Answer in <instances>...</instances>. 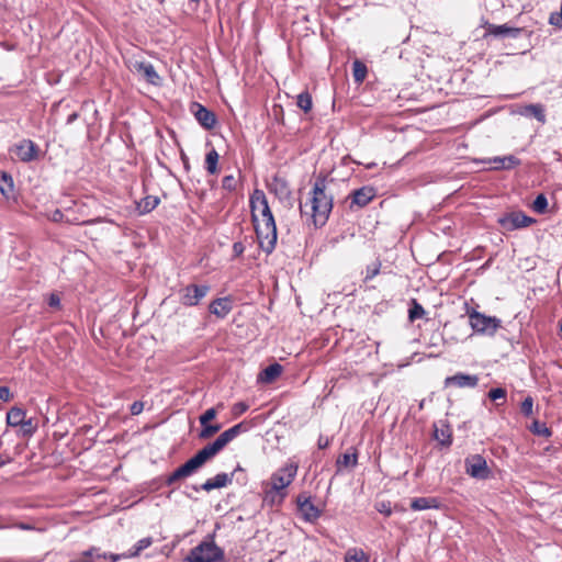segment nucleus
<instances>
[{
  "mask_svg": "<svg viewBox=\"0 0 562 562\" xmlns=\"http://www.w3.org/2000/svg\"><path fill=\"white\" fill-rule=\"evenodd\" d=\"M327 177H316L311 191L310 211L306 210L308 203H300L301 215H310L315 227H322L327 223L334 206V195L327 190Z\"/></svg>",
  "mask_w": 562,
  "mask_h": 562,
  "instance_id": "nucleus-1",
  "label": "nucleus"
},
{
  "mask_svg": "<svg viewBox=\"0 0 562 562\" xmlns=\"http://www.w3.org/2000/svg\"><path fill=\"white\" fill-rule=\"evenodd\" d=\"M484 29L483 38L487 40L488 37H493L496 40H518L524 41V44L520 45L521 53H526L528 50L529 41L532 32L525 27H516L508 25L507 23L496 25L490 23L487 21L482 25Z\"/></svg>",
  "mask_w": 562,
  "mask_h": 562,
  "instance_id": "nucleus-2",
  "label": "nucleus"
},
{
  "mask_svg": "<svg viewBox=\"0 0 562 562\" xmlns=\"http://www.w3.org/2000/svg\"><path fill=\"white\" fill-rule=\"evenodd\" d=\"M224 550L214 541V536L209 535L205 540L192 548L184 558V562H224Z\"/></svg>",
  "mask_w": 562,
  "mask_h": 562,
  "instance_id": "nucleus-3",
  "label": "nucleus"
},
{
  "mask_svg": "<svg viewBox=\"0 0 562 562\" xmlns=\"http://www.w3.org/2000/svg\"><path fill=\"white\" fill-rule=\"evenodd\" d=\"M252 223L259 247L266 254H271L276 248L278 238L276 221H259L258 216L254 215Z\"/></svg>",
  "mask_w": 562,
  "mask_h": 562,
  "instance_id": "nucleus-4",
  "label": "nucleus"
},
{
  "mask_svg": "<svg viewBox=\"0 0 562 562\" xmlns=\"http://www.w3.org/2000/svg\"><path fill=\"white\" fill-rule=\"evenodd\" d=\"M469 325L474 333L493 336L501 327V319L496 316H487L474 308L468 310Z\"/></svg>",
  "mask_w": 562,
  "mask_h": 562,
  "instance_id": "nucleus-5",
  "label": "nucleus"
},
{
  "mask_svg": "<svg viewBox=\"0 0 562 562\" xmlns=\"http://www.w3.org/2000/svg\"><path fill=\"white\" fill-rule=\"evenodd\" d=\"M299 465L295 462L286 463L274 471L270 476V485L273 490L288 493L286 487L291 485L297 474Z\"/></svg>",
  "mask_w": 562,
  "mask_h": 562,
  "instance_id": "nucleus-6",
  "label": "nucleus"
},
{
  "mask_svg": "<svg viewBox=\"0 0 562 562\" xmlns=\"http://www.w3.org/2000/svg\"><path fill=\"white\" fill-rule=\"evenodd\" d=\"M210 291L209 284L191 283L179 290V301L183 306L193 307L199 305Z\"/></svg>",
  "mask_w": 562,
  "mask_h": 562,
  "instance_id": "nucleus-7",
  "label": "nucleus"
},
{
  "mask_svg": "<svg viewBox=\"0 0 562 562\" xmlns=\"http://www.w3.org/2000/svg\"><path fill=\"white\" fill-rule=\"evenodd\" d=\"M465 473L476 480H486L491 476V469L486 459L479 453L470 454L464 459Z\"/></svg>",
  "mask_w": 562,
  "mask_h": 562,
  "instance_id": "nucleus-8",
  "label": "nucleus"
},
{
  "mask_svg": "<svg viewBox=\"0 0 562 562\" xmlns=\"http://www.w3.org/2000/svg\"><path fill=\"white\" fill-rule=\"evenodd\" d=\"M497 222L504 229L512 232L528 227L533 224L536 220L526 215L522 211H515L503 215Z\"/></svg>",
  "mask_w": 562,
  "mask_h": 562,
  "instance_id": "nucleus-9",
  "label": "nucleus"
},
{
  "mask_svg": "<svg viewBox=\"0 0 562 562\" xmlns=\"http://www.w3.org/2000/svg\"><path fill=\"white\" fill-rule=\"evenodd\" d=\"M249 204L251 209V217L257 215V211H260L261 221H271L274 220V216L269 206L266 194L262 190L256 189L249 199Z\"/></svg>",
  "mask_w": 562,
  "mask_h": 562,
  "instance_id": "nucleus-10",
  "label": "nucleus"
},
{
  "mask_svg": "<svg viewBox=\"0 0 562 562\" xmlns=\"http://www.w3.org/2000/svg\"><path fill=\"white\" fill-rule=\"evenodd\" d=\"M238 472H244V469L238 464L232 473L221 472L217 473L214 477L206 480L201 486L193 485L192 488L194 491L203 490L205 492H211L215 488H222L227 486L234 480V476Z\"/></svg>",
  "mask_w": 562,
  "mask_h": 562,
  "instance_id": "nucleus-11",
  "label": "nucleus"
},
{
  "mask_svg": "<svg viewBox=\"0 0 562 562\" xmlns=\"http://www.w3.org/2000/svg\"><path fill=\"white\" fill-rule=\"evenodd\" d=\"M375 198V190L370 186H363L353 190L347 198L349 200V209H362L367 206Z\"/></svg>",
  "mask_w": 562,
  "mask_h": 562,
  "instance_id": "nucleus-12",
  "label": "nucleus"
},
{
  "mask_svg": "<svg viewBox=\"0 0 562 562\" xmlns=\"http://www.w3.org/2000/svg\"><path fill=\"white\" fill-rule=\"evenodd\" d=\"M191 112L202 127H204L205 130L214 128L217 119L213 111L209 110L201 103L193 102L191 104Z\"/></svg>",
  "mask_w": 562,
  "mask_h": 562,
  "instance_id": "nucleus-13",
  "label": "nucleus"
},
{
  "mask_svg": "<svg viewBox=\"0 0 562 562\" xmlns=\"http://www.w3.org/2000/svg\"><path fill=\"white\" fill-rule=\"evenodd\" d=\"M270 193H273L281 202L288 201L292 196L289 182L285 178L274 175L267 183Z\"/></svg>",
  "mask_w": 562,
  "mask_h": 562,
  "instance_id": "nucleus-14",
  "label": "nucleus"
},
{
  "mask_svg": "<svg viewBox=\"0 0 562 562\" xmlns=\"http://www.w3.org/2000/svg\"><path fill=\"white\" fill-rule=\"evenodd\" d=\"M14 153L23 162L36 160L40 155V147L31 139H23L15 145Z\"/></svg>",
  "mask_w": 562,
  "mask_h": 562,
  "instance_id": "nucleus-15",
  "label": "nucleus"
},
{
  "mask_svg": "<svg viewBox=\"0 0 562 562\" xmlns=\"http://www.w3.org/2000/svg\"><path fill=\"white\" fill-rule=\"evenodd\" d=\"M479 381H480V379H479V375H476V374L457 372L456 374H453L451 376H447L445 379L443 383H445L446 387L456 386V387H460V389H463V387L474 389L477 386Z\"/></svg>",
  "mask_w": 562,
  "mask_h": 562,
  "instance_id": "nucleus-16",
  "label": "nucleus"
},
{
  "mask_svg": "<svg viewBox=\"0 0 562 562\" xmlns=\"http://www.w3.org/2000/svg\"><path fill=\"white\" fill-rule=\"evenodd\" d=\"M296 504L303 519L307 522H315L322 515L321 509H318L311 502L310 497H303L302 495H299L296 498Z\"/></svg>",
  "mask_w": 562,
  "mask_h": 562,
  "instance_id": "nucleus-17",
  "label": "nucleus"
},
{
  "mask_svg": "<svg viewBox=\"0 0 562 562\" xmlns=\"http://www.w3.org/2000/svg\"><path fill=\"white\" fill-rule=\"evenodd\" d=\"M232 308V299L229 296L217 297L209 305V312L222 319L231 313Z\"/></svg>",
  "mask_w": 562,
  "mask_h": 562,
  "instance_id": "nucleus-18",
  "label": "nucleus"
},
{
  "mask_svg": "<svg viewBox=\"0 0 562 562\" xmlns=\"http://www.w3.org/2000/svg\"><path fill=\"white\" fill-rule=\"evenodd\" d=\"M224 449L222 443L216 438L213 442L207 443L202 449H200L194 457L198 461L203 465L206 461L214 458L218 452Z\"/></svg>",
  "mask_w": 562,
  "mask_h": 562,
  "instance_id": "nucleus-19",
  "label": "nucleus"
},
{
  "mask_svg": "<svg viewBox=\"0 0 562 562\" xmlns=\"http://www.w3.org/2000/svg\"><path fill=\"white\" fill-rule=\"evenodd\" d=\"M440 508L441 502L437 497H415L411 502V509L415 512Z\"/></svg>",
  "mask_w": 562,
  "mask_h": 562,
  "instance_id": "nucleus-20",
  "label": "nucleus"
},
{
  "mask_svg": "<svg viewBox=\"0 0 562 562\" xmlns=\"http://www.w3.org/2000/svg\"><path fill=\"white\" fill-rule=\"evenodd\" d=\"M519 114L526 117H535L542 124L547 121L544 106L541 103L527 104L519 110Z\"/></svg>",
  "mask_w": 562,
  "mask_h": 562,
  "instance_id": "nucleus-21",
  "label": "nucleus"
},
{
  "mask_svg": "<svg viewBox=\"0 0 562 562\" xmlns=\"http://www.w3.org/2000/svg\"><path fill=\"white\" fill-rule=\"evenodd\" d=\"M248 425L245 422L238 423L234 425L233 427L226 429L223 431L218 437V441L222 443V446L225 448L227 443H229L232 440H234L237 436H239L241 432H245L248 430Z\"/></svg>",
  "mask_w": 562,
  "mask_h": 562,
  "instance_id": "nucleus-22",
  "label": "nucleus"
},
{
  "mask_svg": "<svg viewBox=\"0 0 562 562\" xmlns=\"http://www.w3.org/2000/svg\"><path fill=\"white\" fill-rule=\"evenodd\" d=\"M283 367L280 363L274 362L272 364H269L268 367L260 371L258 375V381L267 384L272 383L281 375Z\"/></svg>",
  "mask_w": 562,
  "mask_h": 562,
  "instance_id": "nucleus-23",
  "label": "nucleus"
},
{
  "mask_svg": "<svg viewBox=\"0 0 562 562\" xmlns=\"http://www.w3.org/2000/svg\"><path fill=\"white\" fill-rule=\"evenodd\" d=\"M0 193L8 201L14 199V181L7 171H1L0 173Z\"/></svg>",
  "mask_w": 562,
  "mask_h": 562,
  "instance_id": "nucleus-24",
  "label": "nucleus"
},
{
  "mask_svg": "<svg viewBox=\"0 0 562 562\" xmlns=\"http://www.w3.org/2000/svg\"><path fill=\"white\" fill-rule=\"evenodd\" d=\"M288 496V493H282L280 491H274L273 486H269L263 491V503L269 506L274 505H281L285 497Z\"/></svg>",
  "mask_w": 562,
  "mask_h": 562,
  "instance_id": "nucleus-25",
  "label": "nucleus"
},
{
  "mask_svg": "<svg viewBox=\"0 0 562 562\" xmlns=\"http://www.w3.org/2000/svg\"><path fill=\"white\" fill-rule=\"evenodd\" d=\"M358 464V453H342L336 460V474H339L344 468H356Z\"/></svg>",
  "mask_w": 562,
  "mask_h": 562,
  "instance_id": "nucleus-26",
  "label": "nucleus"
},
{
  "mask_svg": "<svg viewBox=\"0 0 562 562\" xmlns=\"http://www.w3.org/2000/svg\"><path fill=\"white\" fill-rule=\"evenodd\" d=\"M160 203V199L155 195H146L137 202L138 214L145 215L154 211Z\"/></svg>",
  "mask_w": 562,
  "mask_h": 562,
  "instance_id": "nucleus-27",
  "label": "nucleus"
},
{
  "mask_svg": "<svg viewBox=\"0 0 562 562\" xmlns=\"http://www.w3.org/2000/svg\"><path fill=\"white\" fill-rule=\"evenodd\" d=\"M26 417V411L19 406L11 407L7 413V425L10 427H19Z\"/></svg>",
  "mask_w": 562,
  "mask_h": 562,
  "instance_id": "nucleus-28",
  "label": "nucleus"
},
{
  "mask_svg": "<svg viewBox=\"0 0 562 562\" xmlns=\"http://www.w3.org/2000/svg\"><path fill=\"white\" fill-rule=\"evenodd\" d=\"M153 543L151 537H145L139 539L132 548H130L126 552L123 553L124 559H131L138 557L140 552L148 547H150Z\"/></svg>",
  "mask_w": 562,
  "mask_h": 562,
  "instance_id": "nucleus-29",
  "label": "nucleus"
},
{
  "mask_svg": "<svg viewBox=\"0 0 562 562\" xmlns=\"http://www.w3.org/2000/svg\"><path fill=\"white\" fill-rule=\"evenodd\" d=\"M137 69L139 71H143L145 78L147 79V81L149 83L158 85V82L160 80V77L157 74V71H156V69H155L153 64L142 61V63L137 64Z\"/></svg>",
  "mask_w": 562,
  "mask_h": 562,
  "instance_id": "nucleus-30",
  "label": "nucleus"
},
{
  "mask_svg": "<svg viewBox=\"0 0 562 562\" xmlns=\"http://www.w3.org/2000/svg\"><path fill=\"white\" fill-rule=\"evenodd\" d=\"M434 438L443 447H450L452 445V434L449 426L445 428L435 426Z\"/></svg>",
  "mask_w": 562,
  "mask_h": 562,
  "instance_id": "nucleus-31",
  "label": "nucleus"
},
{
  "mask_svg": "<svg viewBox=\"0 0 562 562\" xmlns=\"http://www.w3.org/2000/svg\"><path fill=\"white\" fill-rule=\"evenodd\" d=\"M345 562H369V555L360 548H350L345 553Z\"/></svg>",
  "mask_w": 562,
  "mask_h": 562,
  "instance_id": "nucleus-32",
  "label": "nucleus"
},
{
  "mask_svg": "<svg viewBox=\"0 0 562 562\" xmlns=\"http://www.w3.org/2000/svg\"><path fill=\"white\" fill-rule=\"evenodd\" d=\"M425 314L426 311L423 305L416 299H411L408 308L409 322H415L416 319L423 318Z\"/></svg>",
  "mask_w": 562,
  "mask_h": 562,
  "instance_id": "nucleus-33",
  "label": "nucleus"
},
{
  "mask_svg": "<svg viewBox=\"0 0 562 562\" xmlns=\"http://www.w3.org/2000/svg\"><path fill=\"white\" fill-rule=\"evenodd\" d=\"M367 74H368L367 65L364 63H362L361 60L356 59L352 63V76H353L355 82L361 83L366 79Z\"/></svg>",
  "mask_w": 562,
  "mask_h": 562,
  "instance_id": "nucleus-34",
  "label": "nucleus"
},
{
  "mask_svg": "<svg viewBox=\"0 0 562 562\" xmlns=\"http://www.w3.org/2000/svg\"><path fill=\"white\" fill-rule=\"evenodd\" d=\"M218 158L220 155L214 148L207 151L205 156V169L210 175L217 172Z\"/></svg>",
  "mask_w": 562,
  "mask_h": 562,
  "instance_id": "nucleus-35",
  "label": "nucleus"
},
{
  "mask_svg": "<svg viewBox=\"0 0 562 562\" xmlns=\"http://www.w3.org/2000/svg\"><path fill=\"white\" fill-rule=\"evenodd\" d=\"M529 430L533 435L541 436L544 438H550L552 436V430L547 426V424L539 420H533V423L529 427Z\"/></svg>",
  "mask_w": 562,
  "mask_h": 562,
  "instance_id": "nucleus-36",
  "label": "nucleus"
},
{
  "mask_svg": "<svg viewBox=\"0 0 562 562\" xmlns=\"http://www.w3.org/2000/svg\"><path fill=\"white\" fill-rule=\"evenodd\" d=\"M201 467H202L201 463L193 456L188 461H186L183 464H181L179 468H180L181 472L186 475V477H189L193 473H195Z\"/></svg>",
  "mask_w": 562,
  "mask_h": 562,
  "instance_id": "nucleus-37",
  "label": "nucleus"
},
{
  "mask_svg": "<svg viewBox=\"0 0 562 562\" xmlns=\"http://www.w3.org/2000/svg\"><path fill=\"white\" fill-rule=\"evenodd\" d=\"M296 105L305 113L310 112L313 108L311 93L308 91L301 92L296 98Z\"/></svg>",
  "mask_w": 562,
  "mask_h": 562,
  "instance_id": "nucleus-38",
  "label": "nucleus"
},
{
  "mask_svg": "<svg viewBox=\"0 0 562 562\" xmlns=\"http://www.w3.org/2000/svg\"><path fill=\"white\" fill-rule=\"evenodd\" d=\"M532 210L538 214H544L548 211V199L546 194H538L532 202Z\"/></svg>",
  "mask_w": 562,
  "mask_h": 562,
  "instance_id": "nucleus-39",
  "label": "nucleus"
},
{
  "mask_svg": "<svg viewBox=\"0 0 562 562\" xmlns=\"http://www.w3.org/2000/svg\"><path fill=\"white\" fill-rule=\"evenodd\" d=\"M222 426L220 424H204L201 425V430L199 434V438L201 439H207L211 438L213 435L218 432L221 430Z\"/></svg>",
  "mask_w": 562,
  "mask_h": 562,
  "instance_id": "nucleus-40",
  "label": "nucleus"
},
{
  "mask_svg": "<svg viewBox=\"0 0 562 562\" xmlns=\"http://www.w3.org/2000/svg\"><path fill=\"white\" fill-rule=\"evenodd\" d=\"M381 262L379 260L368 265L366 268V276L363 281L368 282L380 273Z\"/></svg>",
  "mask_w": 562,
  "mask_h": 562,
  "instance_id": "nucleus-41",
  "label": "nucleus"
},
{
  "mask_svg": "<svg viewBox=\"0 0 562 562\" xmlns=\"http://www.w3.org/2000/svg\"><path fill=\"white\" fill-rule=\"evenodd\" d=\"M187 479L186 475L181 472L180 468H177L171 474H169L165 480L166 486H173L180 480Z\"/></svg>",
  "mask_w": 562,
  "mask_h": 562,
  "instance_id": "nucleus-42",
  "label": "nucleus"
},
{
  "mask_svg": "<svg viewBox=\"0 0 562 562\" xmlns=\"http://www.w3.org/2000/svg\"><path fill=\"white\" fill-rule=\"evenodd\" d=\"M22 428L23 435H33L37 429V424L34 423L33 418L26 417L23 419L22 424L19 425Z\"/></svg>",
  "mask_w": 562,
  "mask_h": 562,
  "instance_id": "nucleus-43",
  "label": "nucleus"
},
{
  "mask_svg": "<svg viewBox=\"0 0 562 562\" xmlns=\"http://www.w3.org/2000/svg\"><path fill=\"white\" fill-rule=\"evenodd\" d=\"M520 412L524 416L529 417L533 413V398L531 396L525 397L520 404Z\"/></svg>",
  "mask_w": 562,
  "mask_h": 562,
  "instance_id": "nucleus-44",
  "label": "nucleus"
},
{
  "mask_svg": "<svg viewBox=\"0 0 562 562\" xmlns=\"http://www.w3.org/2000/svg\"><path fill=\"white\" fill-rule=\"evenodd\" d=\"M520 165V159L514 155L505 156V165L495 166V169H512Z\"/></svg>",
  "mask_w": 562,
  "mask_h": 562,
  "instance_id": "nucleus-45",
  "label": "nucleus"
},
{
  "mask_svg": "<svg viewBox=\"0 0 562 562\" xmlns=\"http://www.w3.org/2000/svg\"><path fill=\"white\" fill-rule=\"evenodd\" d=\"M507 392L503 387H494L491 389L487 393V396L491 401L496 402L497 400H505Z\"/></svg>",
  "mask_w": 562,
  "mask_h": 562,
  "instance_id": "nucleus-46",
  "label": "nucleus"
},
{
  "mask_svg": "<svg viewBox=\"0 0 562 562\" xmlns=\"http://www.w3.org/2000/svg\"><path fill=\"white\" fill-rule=\"evenodd\" d=\"M222 188L228 192H233L236 189V180L233 175L223 178Z\"/></svg>",
  "mask_w": 562,
  "mask_h": 562,
  "instance_id": "nucleus-47",
  "label": "nucleus"
},
{
  "mask_svg": "<svg viewBox=\"0 0 562 562\" xmlns=\"http://www.w3.org/2000/svg\"><path fill=\"white\" fill-rule=\"evenodd\" d=\"M216 417V409L211 407L206 409L200 417V425L209 424L212 419Z\"/></svg>",
  "mask_w": 562,
  "mask_h": 562,
  "instance_id": "nucleus-48",
  "label": "nucleus"
},
{
  "mask_svg": "<svg viewBox=\"0 0 562 562\" xmlns=\"http://www.w3.org/2000/svg\"><path fill=\"white\" fill-rule=\"evenodd\" d=\"M549 23L553 26H558V27L562 26V3L560 7V11L550 13Z\"/></svg>",
  "mask_w": 562,
  "mask_h": 562,
  "instance_id": "nucleus-49",
  "label": "nucleus"
},
{
  "mask_svg": "<svg viewBox=\"0 0 562 562\" xmlns=\"http://www.w3.org/2000/svg\"><path fill=\"white\" fill-rule=\"evenodd\" d=\"M375 509L380 513V514H383L384 516L386 517H390L392 515V508H391V503L390 502H379L375 504Z\"/></svg>",
  "mask_w": 562,
  "mask_h": 562,
  "instance_id": "nucleus-50",
  "label": "nucleus"
},
{
  "mask_svg": "<svg viewBox=\"0 0 562 562\" xmlns=\"http://www.w3.org/2000/svg\"><path fill=\"white\" fill-rule=\"evenodd\" d=\"M249 408V405L246 402H237L232 407V413L234 416H240L245 412H247Z\"/></svg>",
  "mask_w": 562,
  "mask_h": 562,
  "instance_id": "nucleus-51",
  "label": "nucleus"
},
{
  "mask_svg": "<svg viewBox=\"0 0 562 562\" xmlns=\"http://www.w3.org/2000/svg\"><path fill=\"white\" fill-rule=\"evenodd\" d=\"M47 304L52 308H60V297L58 293L52 292L47 297Z\"/></svg>",
  "mask_w": 562,
  "mask_h": 562,
  "instance_id": "nucleus-52",
  "label": "nucleus"
},
{
  "mask_svg": "<svg viewBox=\"0 0 562 562\" xmlns=\"http://www.w3.org/2000/svg\"><path fill=\"white\" fill-rule=\"evenodd\" d=\"M245 249L246 247L241 241H235L233 244V257H240L244 254Z\"/></svg>",
  "mask_w": 562,
  "mask_h": 562,
  "instance_id": "nucleus-53",
  "label": "nucleus"
},
{
  "mask_svg": "<svg viewBox=\"0 0 562 562\" xmlns=\"http://www.w3.org/2000/svg\"><path fill=\"white\" fill-rule=\"evenodd\" d=\"M144 409V402L142 401H135L130 407V412L132 415L136 416L139 415Z\"/></svg>",
  "mask_w": 562,
  "mask_h": 562,
  "instance_id": "nucleus-54",
  "label": "nucleus"
},
{
  "mask_svg": "<svg viewBox=\"0 0 562 562\" xmlns=\"http://www.w3.org/2000/svg\"><path fill=\"white\" fill-rule=\"evenodd\" d=\"M12 393L8 386H0V400L3 402H9L12 398Z\"/></svg>",
  "mask_w": 562,
  "mask_h": 562,
  "instance_id": "nucleus-55",
  "label": "nucleus"
},
{
  "mask_svg": "<svg viewBox=\"0 0 562 562\" xmlns=\"http://www.w3.org/2000/svg\"><path fill=\"white\" fill-rule=\"evenodd\" d=\"M50 220L53 222H63L64 221V213L59 210V209H56L53 213H52V216H50Z\"/></svg>",
  "mask_w": 562,
  "mask_h": 562,
  "instance_id": "nucleus-56",
  "label": "nucleus"
},
{
  "mask_svg": "<svg viewBox=\"0 0 562 562\" xmlns=\"http://www.w3.org/2000/svg\"><path fill=\"white\" fill-rule=\"evenodd\" d=\"M317 446L319 449H326L329 446V439L321 435L317 440Z\"/></svg>",
  "mask_w": 562,
  "mask_h": 562,
  "instance_id": "nucleus-57",
  "label": "nucleus"
},
{
  "mask_svg": "<svg viewBox=\"0 0 562 562\" xmlns=\"http://www.w3.org/2000/svg\"><path fill=\"white\" fill-rule=\"evenodd\" d=\"M14 528H18L20 530H34L35 527L31 524H27V522H16L13 525Z\"/></svg>",
  "mask_w": 562,
  "mask_h": 562,
  "instance_id": "nucleus-58",
  "label": "nucleus"
},
{
  "mask_svg": "<svg viewBox=\"0 0 562 562\" xmlns=\"http://www.w3.org/2000/svg\"><path fill=\"white\" fill-rule=\"evenodd\" d=\"M234 477H236L237 483L240 485H245L247 483V475L245 474V471L236 473Z\"/></svg>",
  "mask_w": 562,
  "mask_h": 562,
  "instance_id": "nucleus-59",
  "label": "nucleus"
},
{
  "mask_svg": "<svg viewBox=\"0 0 562 562\" xmlns=\"http://www.w3.org/2000/svg\"><path fill=\"white\" fill-rule=\"evenodd\" d=\"M180 158H181V161L183 164L184 170L189 171L190 170L189 157L186 155V153L183 150H181Z\"/></svg>",
  "mask_w": 562,
  "mask_h": 562,
  "instance_id": "nucleus-60",
  "label": "nucleus"
},
{
  "mask_svg": "<svg viewBox=\"0 0 562 562\" xmlns=\"http://www.w3.org/2000/svg\"><path fill=\"white\" fill-rule=\"evenodd\" d=\"M103 558L110 560L111 562H116L121 558H123V553L122 554H113V553L104 554Z\"/></svg>",
  "mask_w": 562,
  "mask_h": 562,
  "instance_id": "nucleus-61",
  "label": "nucleus"
},
{
  "mask_svg": "<svg viewBox=\"0 0 562 562\" xmlns=\"http://www.w3.org/2000/svg\"><path fill=\"white\" fill-rule=\"evenodd\" d=\"M78 117H79V114L77 112H72L71 114L68 115V117L66 120V124L67 125L72 124Z\"/></svg>",
  "mask_w": 562,
  "mask_h": 562,
  "instance_id": "nucleus-62",
  "label": "nucleus"
},
{
  "mask_svg": "<svg viewBox=\"0 0 562 562\" xmlns=\"http://www.w3.org/2000/svg\"><path fill=\"white\" fill-rule=\"evenodd\" d=\"M12 459L10 457H4L0 454V468L4 467L5 464L10 463Z\"/></svg>",
  "mask_w": 562,
  "mask_h": 562,
  "instance_id": "nucleus-63",
  "label": "nucleus"
},
{
  "mask_svg": "<svg viewBox=\"0 0 562 562\" xmlns=\"http://www.w3.org/2000/svg\"><path fill=\"white\" fill-rule=\"evenodd\" d=\"M493 162L496 164L495 166L505 165V156L504 157H495L493 159Z\"/></svg>",
  "mask_w": 562,
  "mask_h": 562,
  "instance_id": "nucleus-64",
  "label": "nucleus"
}]
</instances>
